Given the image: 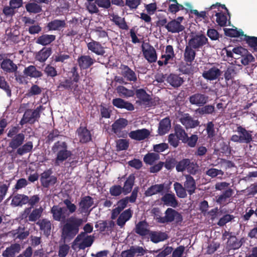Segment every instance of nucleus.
Instances as JSON below:
<instances>
[{"label": "nucleus", "mask_w": 257, "mask_h": 257, "mask_svg": "<svg viewBox=\"0 0 257 257\" xmlns=\"http://www.w3.org/2000/svg\"><path fill=\"white\" fill-rule=\"evenodd\" d=\"M166 29L168 32L172 33H178L183 31L185 27L180 24V22L174 19L165 26Z\"/></svg>", "instance_id": "obj_25"}, {"label": "nucleus", "mask_w": 257, "mask_h": 257, "mask_svg": "<svg viewBox=\"0 0 257 257\" xmlns=\"http://www.w3.org/2000/svg\"><path fill=\"white\" fill-rule=\"evenodd\" d=\"M165 53L162 54L161 59H166L168 61H173L175 58V54L174 48L172 45H169L166 47Z\"/></svg>", "instance_id": "obj_50"}, {"label": "nucleus", "mask_w": 257, "mask_h": 257, "mask_svg": "<svg viewBox=\"0 0 257 257\" xmlns=\"http://www.w3.org/2000/svg\"><path fill=\"white\" fill-rule=\"evenodd\" d=\"M215 16L216 17V23L221 27H224L226 26L227 23V16L222 12H215Z\"/></svg>", "instance_id": "obj_57"}, {"label": "nucleus", "mask_w": 257, "mask_h": 257, "mask_svg": "<svg viewBox=\"0 0 257 257\" xmlns=\"http://www.w3.org/2000/svg\"><path fill=\"white\" fill-rule=\"evenodd\" d=\"M57 88L60 91L64 90L73 91L74 94L78 90V85L77 83H75L71 78L65 79L62 81H60Z\"/></svg>", "instance_id": "obj_17"}, {"label": "nucleus", "mask_w": 257, "mask_h": 257, "mask_svg": "<svg viewBox=\"0 0 257 257\" xmlns=\"http://www.w3.org/2000/svg\"><path fill=\"white\" fill-rule=\"evenodd\" d=\"M111 17L112 19H111V21L118 26L119 28L124 30H127L128 29V26L124 18H122L117 15L114 14L111 16Z\"/></svg>", "instance_id": "obj_43"}, {"label": "nucleus", "mask_w": 257, "mask_h": 257, "mask_svg": "<svg viewBox=\"0 0 257 257\" xmlns=\"http://www.w3.org/2000/svg\"><path fill=\"white\" fill-rule=\"evenodd\" d=\"M148 223L146 220L140 221L136 224L134 231L140 236H145L147 235H149L151 231L148 228Z\"/></svg>", "instance_id": "obj_24"}, {"label": "nucleus", "mask_w": 257, "mask_h": 257, "mask_svg": "<svg viewBox=\"0 0 257 257\" xmlns=\"http://www.w3.org/2000/svg\"><path fill=\"white\" fill-rule=\"evenodd\" d=\"M86 46L88 51L97 56H104L106 53L105 47L99 42L93 39L86 42Z\"/></svg>", "instance_id": "obj_12"}, {"label": "nucleus", "mask_w": 257, "mask_h": 257, "mask_svg": "<svg viewBox=\"0 0 257 257\" xmlns=\"http://www.w3.org/2000/svg\"><path fill=\"white\" fill-rule=\"evenodd\" d=\"M0 88L4 90L7 94V95L10 97L12 95L11 89L4 76L0 75Z\"/></svg>", "instance_id": "obj_64"}, {"label": "nucleus", "mask_w": 257, "mask_h": 257, "mask_svg": "<svg viewBox=\"0 0 257 257\" xmlns=\"http://www.w3.org/2000/svg\"><path fill=\"white\" fill-rule=\"evenodd\" d=\"M59 136H60V132L58 129L54 128L48 132V135L46 138V143L50 144L54 142Z\"/></svg>", "instance_id": "obj_56"}, {"label": "nucleus", "mask_w": 257, "mask_h": 257, "mask_svg": "<svg viewBox=\"0 0 257 257\" xmlns=\"http://www.w3.org/2000/svg\"><path fill=\"white\" fill-rule=\"evenodd\" d=\"M164 185L162 184L152 185L145 191V195L146 196H151L161 192L164 190Z\"/></svg>", "instance_id": "obj_44"}, {"label": "nucleus", "mask_w": 257, "mask_h": 257, "mask_svg": "<svg viewBox=\"0 0 257 257\" xmlns=\"http://www.w3.org/2000/svg\"><path fill=\"white\" fill-rule=\"evenodd\" d=\"M135 176L134 174H130L126 179L124 182L123 186L122 187L124 191V195H127L132 192L133 188L135 182Z\"/></svg>", "instance_id": "obj_30"}, {"label": "nucleus", "mask_w": 257, "mask_h": 257, "mask_svg": "<svg viewBox=\"0 0 257 257\" xmlns=\"http://www.w3.org/2000/svg\"><path fill=\"white\" fill-rule=\"evenodd\" d=\"M94 203L93 199L86 196L82 198L79 203V209L81 212H85Z\"/></svg>", "instance_id": "obj_31"}, {"label": "nucleus", "mask_w": 257, "mask_h": 257, "mask_svg": "<svg viewBox=\"0 0 257 257\" xmlns=\"http://www.w3.org/2000/svg\"><path fill=\"white\" fill-rule=\"evenodd\" d=\"M116 90L119 95L123 97H133L135 95V91L134 90L128 89L122 85L118 86L116 88Z\"/></svg>", "instance_id": "obj_47"}, {"label": "nucleus", "mask_w": 257, "mask_h": 257, "mask_svg": "<svg viewBox=\"0 0 257 257\" xmlns=\"http://www.w3.org/2000/svg\"><path fill=\"white\" fill-rule=\"evenodd\" d=\"M208 42L207 38L203 34L197 33L191 36L188 44L198 51Z\"/></svg>", "instance_id": "obj_6"}, {"label": "nucleus", "mask_w": 257, "mask_h": 257, "mask_svg": "<svg viewBox=\"0 0 257 257\" xmlns=\"http://www.w3.org/2000/svg\"><path fill=\"white\" fill-rule=\"evenodd\" d=\"M163 217L157 218L158 222L161 223L171 222L174 221L177 224H180L183 221V216L181 213L171 208L167 209Z\"/></svg>", "instance_id": "obj_4"}, {"label": "nucleus", "mask_w": 257, "mask_h": 257, "mask_svg": "<svg viewBox=\"0 0 257 257\" xmlns=\"http://www.w3.org/2000/svg\"><path fill=\"white\" fill-rule=\"evenodd\" d=\"M25 8L27 11L30 13L37 14L42 11V6L34 2L27 4Z\"/></svg>", "instance_id": "obj_51"}, {"label": "nucleus", "mask_w": 257, "mask_h": 257, "mask_svg": "<svg viewBox=\"0 0 257 257\" xmlns=\"http://www.w3.org/2000/svg\"><path fill=\"white\" fill-rule=\"evenodd\" d=\"M76 133L80 143L86 144L91 141L92 135L90 131L87 129L86 123H84V125H83L82 123H81Z\"/></svg>", "instance_id": "obj_9"}, {"label": "nucleus", "mask_w": 257, "mask_h": 257, "mask_svg": "<svg viewBox=\"0 0 257 257\" xmlns=\"http://www.w3.org/2000/svg\"><path fill=\"white\" fill-rule=\"evenodd\" d=\"M43 110L44 107L41 105L35 109H27L20 121V124L23 126L26 123L33 124L38 122L41 116V112Z\"/></svg>", "instance_id": "obj_3"}, {"label": "nucleus", "mask_w": 257, "mask_h": 257, "mask_svg": "<svg viewBox=\"0 0 257 257\" xmlns=\"http://www.w3.org/2000/svg\"><path fill=\"white\" fill-rule=\"evenodd\" d=\"M174 134L178 137L183 143L188 135L183 127L178 124L174 126Z\"/></svg>", "instance_id": "obj_54"}, {"label": "nucleus", "mask_w": 257, "mask_h": 257, "mask_svg": "<svg viewBox=\"0 0 257 257\" xmlns=\"http://www.w3.org/2000/svg\"><path fill=\"white\" fill-rule=\"evenodd\" d=\"M225 35L230 37H239L240 36H243V32L240 30L239 31L236 29H224Z\"/></svg>", "instance_id": "obj_60"}, {"label": "nucleus", "mask_w": 257, "mask_h": 257, "mask_svg": "<svg viewBox=\"0 0 257 257\" xmlns=\"http://www.w3.org/2000/svg\"><path fill=\"white\" fill-rule=\"evenodd\" d=\"M237 132L239 134L241 143L249 144L252 141L251 131H247L241 125L237 127Z\"/></svg>", "instance_id": "obj_23"}, {"label": "nucleus", "mask_w": 257, "mask_h": 257, "mask_svg": "<svg viewBox=\"0 0 257 257\" xmlns=\"http://www.w3.org/2000/svg\"><path fill=\"white\" fill-rule=\"evenodd\" d=\"M66 208L59 205H55L51 207L50 213L54 220L64 222L61 228V236L64 240L72 239L79 232L80 228L85 221L83 218L76 216H71L66 219Z\"/></svg>", "instance_id": "obj_1"}, {"label": "nucleus", "mask_w": 257, "mask_h": 257, "mask_svg": "<svg viewBox=\"0 0 257 257\" xmlns=\"http://www.w3.org/2000/svg\"><path fill=\"white\" fill-rule=\"evenodd\" d=\"M33 148V142L31 141H28L25 144H23L20 148H19L17 150L16 153L20 156H23L24 154L31 152Z\"/></svg>", "instance_id": "obj_45"}, {"label": "nucleus", "mask_w": 257, "mask_h": 257, "mask_svg": "<svg viewBox=\"0 0 257 257\" xmlns=\"http://www.w3.org/2000/svg\"><path fill=\"white\" fill-rule=\"evenodd\" d=\"M56 39V36L54 35L43 34L38 37L36 40V43L43 46L50 45Z\"/></svg>", "instance_id": "obj_35"}, {"label": "nucleus", "mask_w": 257, "mask_h": 257, "mask_svg": "<svg viewBox=\"0 0 257 257\" xmlns=\"http://www.w3.org/2000/svg\"><path fill=\"white\" fill-rule=\"evenodd\" d=\"M66 27L65 20L55 19L47 24V27L49 31H57Z\"/></svg>", "instance_id": "obj_39"}, {"label": "nucleus", "mask_w": 257, "mask_h": 257, "mask_svg": "<svg viewBox=\"0 0 257 257\" xmlns=\"http://www.w3.org/2000/svg\"><path fill=\"white\" fill-rule=\"evenodd\" d=\"M198 166L197 163L191 162L189 159H183L177 162L176 170L178 172H183L187 170L189 174L195 175L198 172Z\"/></svg>", "instance_id": "obj_5"}, {"label": "nucleus", "mask_w": 257, "mask_h": 257, "mask_svg": "<svg viewBox=\"0 0 257 257\" xmlns=\"http://www.w3.org/2000/svg\"><path fill=\"white\" fill-rule=\"evenodd\" d=\"M159 159V155L154 153H149L144 158V161L146 164L153 165V163Z\"/></svg>", "instance_id": "obj_58"}, {"label": "nucleus", "mask_w": 257, "mask_h": 257, "mask_svg": "<svg viewBox=\"0 0 257 257\" xmlns=\"http://www.w3.org/2000/svg\"><path fill=\"white\" fill-rule=\"evenodd\" d=\"M109 193L113 197H118L122 193L124 194V191L122 187L119 185H114L109 188Z\"/></svg>", "instance_id": "obj_61"}, {"label": "nucleus", "mask_w": 257, "mask_h": 257, "mask_svg": "<svg viewBox=\"0 0 257 257\" xmlns=\"http://www.w3.org/2000/svg\"><path fill=\"white\" fill-rule=\"evenodd\" d=\"M96 62L95 59L90 55H82L77 59V63L81 70H86L90 68Z\"/></svg>", "instance_id": "obj_18"}, {"label": "nucleus", "mask_w": 257, "mask_h": 257, "mask_svg": "<svg viewBox=\"0 0 257 257\" xmlns=\"http://www.w3.org/2000/svg\"><path fill=\"white\" fill-rule=\"evenodd\" d=\"M133 213V212L131 208L127 209L120 213L116 221L117 225L122 227L126 222L132 218Z\"/></svg>", "instance_id": "obj_26"}, {"label": "nucleus", "mask_w": 257, "mask_h": 257, "mask_svg": "<svg viewBox=\"0 0 257 257\" xmlns=\"http://www.w3.org/2000/svg\"><path fill=\"white\" fill-rule=\"evenodd\" d=\"M139 191V187H135L130 196H126L117 202L116 207L122 211L127 206L128 202L135 203L137 199Z\"/></svg>", "instance_id": "obj_8"}, {"label": "nucleus", "mask_w": 257, "mask_h": 257, "mask_svg": "<svg viewBox=\"0 0 257 257\" xmlns=\"http://www.w3.org/2000/svg\"><path fill=\"white\" fill-rule=\"evenodd\" d=\"M161 200L167 206L176 208L178 205V202L174 194L166 193L162 197Z\"/></svg>", "instance_id": "obj_36"}, {"label": "nucleus", "mask_w": 257, "mask_h": 257, "mask_svg": "<svg viewBox=\"0 0 257 257\" xmlns=\"http://www.w3.org/2000/svg\"><path fill=\"white\" fill-rule=\"evenodd\" d=\"M56 157L53 160L55 166H60L63 163L71 157L72 152L69 150L68 144L66 142L58 141L51 148Z\"/></svg>", "instance_id": "obj_2"}, {"label": "nucleus", "mask_w": 257, "mask_h": 257, "mask_svg": "<svg viewBox=\"0 0 257 257\" xmlns=\"http://www.w3.org/2000/svg\"><path fill=\"white\" fill-rule=\"evenodd\" d=\"M136 97L141 100L143 103L149 105V102L152 98L151 96L148 94L146 90L143 88L138 89L135 92Z\"/></svg>", "instance_id": "obj_37"}, {"label": "nucleus", "mask_w": 257, "mask_h": 257, "mask_svg": "<svg viewBox=\"0 0 257 257\" xmlns=\"http://www.w3.org/2000/svg\"><path fill=\"white\" fill-rule=\"evenodd\" d=\"M130 249L134 257L144 255L147 252L144 247L138 245L131 246Z\"/></svg>", "instance_id": "obj_62"}, {"label": "nucleus", "mask_w": 257, "mask_h": 257, "mask_svg": "<svg viewBox=\"0 0 257 257\" xmlns=\"http://www.w3.org/2000/svg\"><path fill=\"white\" fill-rule=\"evenodd\" d=\"M234 191L231 188H228L216 197V202L221 206H225L231 202V197Z\"/></svg>", "instance_id": "obj_13"}, {"label": "nucleus", "mask_w": 257, "mask_h": 257, "mask_svg": "<svg viewBox=\"0 0 257 257\" xmlns=\"http://www.w3.org/2000/svg\"><path fill=\"white\" fill-rule=\"evenodd\" d=\"M171 128V120L168 117L162 119L160 122L158 129L159 135L163 136L167 134Z\"/></svg>", "instance_id": "obj_29"}, {"label": "nucleus", "mask_w": 257, "mask_h": 257, "mask_svg": "<svg viewBox=\"0 0 257 257\" xmlns=\"http://www.w3.org/2000/svg\"><path fill=\"white\" fill-rule=\"evenodd\" d=\"M149 235L150 240L154 243L163 241L169 237L166 232L161 231H151Z\"/></svg>", "instance_id": "obj_22"}, {"label": "nucleus", "mask_w": 257, "mask_h": 257, "mask_svg": "<svg viewBox=\"0 0 257 257\" xmlns=\"http://www.w3.org/2000/svg\"><path fill=\"white\" fill-rule=\"evenodd\" d=\"M179 121L186 129L195 128L200 125L198 119H195L189 113H183L179 118Z\"/></svg>", "instance_id": "obj_11"}, {"label": "nucleus", "mask_w": 257, "mask_h": 257, "mask_svg": "<svg viewBox=\"0 0 257 257\" xmlns=\"http://www.w3.org/2000/svg\"><path fill=\"white\" fill-rule=\"evenodd\" d=\"M11 139L9 144V147L13 150H17L23 144L25 141V136L24 134L21 133Z\"/></svg>", "instance_id": "obj_20"}, {"label": "nucleus", "mask_w": 257, "mask_h": 257, "mask_svg": "<svg viewBox=\"0 0 257 257\" xmlns=\"http://www.w3.org/2000/svg\"><path fill=\"white\" fill-rule=\"evenodd\" d=\"M215 112V107L213 105L208 104L201 106L196 110V112L200 115L212 114Z\"/></svg>", "instance_id": "obj_46"}, {"label": "nucleus", "mask_w": 257, "mask_h": 257, "mask_svg": "<svg viewBox=\"0 0 257 257\" xmlns=\"http://www.w3.org/2000/svg\"><path fill=\"white\" fill-rule=\"evenodd\" d=\"M179 71L183 74L190 75L193 73V68L191 63H188L181 64L179 66Z\"/></svg>", "instance_id": "obj_59"}, {"label": "nucleus", "mask_w": 257, "mask_h": 257, "mask_svg": "<svg viewBox=\"0 0 257 257\" xmlns=\"http://www.w3.org/2000/svg\"><path fill=\"white\" fill-rule=\"evenodd\" d=\"M185 177L186 180L184 182V186L188 194L191 195L195 192L196 189V182L194 178L191 176V174L185 175Z\"/></svg>", "instance_id": "obj_21"}, {"label": "nucleus", "mask_w": 257, "mask_h": 257, "mask_svg": "<svg viewBox=\"0 0 257 257\" xmlns=\"http://www.w3.org/2000/svg\"><path fill=\"white\" fill-rule=\"evenodd\" d=\"M236 67L234 66H228L226 69L224 71V77L227 85L230 81L231 83L236 75Z\"/></svg>", "instance_id": "obj_38"}, {"label": "nucleus", "mask_w": 257, "mask_h": 257, "mask_svg": "<svg viewBox=\"0 0 257 257\" xmlns=\"http://www.w3.org/2000/svg\"><path fill=\"white\" fill-rule=\"evenodd\" d=\"M193 47L188 44L185 47L184 53V60L187 63H192L196 57V52Z\"/></svg>", "instance_id": "obj_34"}, {"label": "nucleus", "mask_w": 257, "mask_h": 257, "mask_svg": "<svg viewBox=\"0 0 257 257\" xmlns=\"http://www.w3.org/2000/svg\"><path fill=\"white\" fill-rule=\"evenodd\" d=\"M40 198L38 195H35L30 198L28 197V203L31 206L30 207L26 208L24 210V213L28 215L34 206L39 202Z\"/></svg>", "instance_id": "obj_52"}, {"label": "nucleus", "mask_w": 257, "mask_h": 257, "mask_svg": "<svg viewBox=\"0 0 257 257\" xmlns=\"http://www.w3.org/2000/svg\"><path fill=\"white\" fill-rule=\"evenodd\" d=\"M23 73L26 76H29L32 78H39L43 76V73L38 70L36 67L33 65H30L26 67L24 70Z\"/></svg>", "instance_id": "obj_41"}, {"label": "nucleus", "mask_w": 257, "mask_h": 257, "mask_svg": "<svg viewBox=\"0 0 257 257\" xmlns=\"http://www.w3.org/2000/svg\"><path fill=\"white\" fill-rule=\"evenodd\" d=\"M227 244L230 249H237L241 247L242 243L235 235L228 238Z\"/></svg>", "instance_id": "obj_48"}, {"label": "nucleus", "mask_w": 257, "mask_h": 257, "mask_svg": "<svg viewBox=\"0 0 257 257\" xmlns=\"http://www.w3.org/2000/svg\"><path fill=\"white\" fill-rule=\"evenodd\" d=\"M28 196L24 194H18L12 199V203L15 206H22L28 203Z\"/></svg>", "instance_id": "obj_42"}, {"label": "nucleus", "mask_w": 257, "mask_h": 257, "mask_svg": "<svg viewBox=\"0 0 257 257\" xmlns=\"http://www.w3.org/2000/svg\"><path fill=\"white\" fill-rule=\"evenodd\" d=\"M128 124V120L124 118H119L116 120L112 124V131L116 134L118 135L121 131Z\"/></svg>", "instance_id": "obj_27"}, {"label": "nucleus", "mask_w": 257, "mask_h": 257, "mask_svg": "<svg viewBox=\"0 0 257 257\" xmlns=\"http://www.w3.org/2000/svg\"><path fill=\"white\" fill-rule=\"evenodd\" d=\"M174 187L177 196L179 198H184L187 196L186 189L185 187L178 182L174 184Z\"/></svg>", "instance_id": "obj_55"}, {"label": "nucleus", "mask_w": 257, "mask_h": 257, "mask_svg": "<svg viewBox=\"0 0 257 257\" xmlns=\"http://www.w3.org/2000/svg\"><path fill=\"white\" fill-rule=\"evenodd\" d=\"M119 68L120 70V74L123 76L125 80L134 82L137 81L138 78L136 73L127 65L121 64Z\"/></svg>", "instance_id": "obj_15"}, {"label": "nucleus", "mask_w": 257, "mask_h": 257, "mask_svg": "<svg viewBox=\"0 0 257 257\" xmlns=\"http://www.w3.org/2000/svg\"><path fill=\"white\" fill-rule=\"evenodd\" d=\"M93 241V237L91 235H87L83 239L82 242L79 243V248L80 249H84L85 248L91 246Z\"/></svg>", "instance_id": "obj_63"}, {"label": "nucleus", "mask_w": 257, "mask_h": 257, "mask_svg": "<svg viewBox=\"0 0 257 257\" xmlns=\"http://www.w3.org/2000/svg\"><path fill=\"white\" fill-rule=\"evenodd\" d=\"M1 68L4 72L7 73H17L18 72V66L13 60L6 58L4 59L1 63Z\"/></svg>", "instance_id": "obj_16"}, {"label": "nucleus", "mask_w": 257, "mask_h": 257, "mask_svg": "<svg viewBox=\"0 0 257 257\" xmlns=\"http://www.w3.org/2000/svg\"><path fill=\"white\" fill-rule=\"evenodd\" d=\"M243 40L246 42L251 50L257 52V37L254 36H244Z\"/></svg>", "instance_id": "obj_53"}, {"label": "nucleus", "mask_w": 257, "mask_h": 257, "mask_svg": "<svg viewBox=\"0 0 257 257\" xmlns=\"http://www.w3.org/2000/svg\"><path fill=\"white\" fill-rule=\"evenodd\" d=\"M43 211V209L41 206L39 208L34 209L32 211H31L28 214L29 221L31 222L36 221L41 217Z\"/></svg>", "instance_id": "obj_49"}, {"label": "nucleus", "mask_w": 257, "mask_h": 257, "mask_svg": "<svg viewBox=\"0 0 257 257\" xmlns=\"http://www.w3.org/2000/svg\"><path fill=\"white\" fill-rule=\"evenodd\" d=\"M52 50L51 47H43L36 55L37 60L41 63L45 62L52 54Z\"/></svg>", "instance_id": "obj_28"}, {"label": "nucleus", "mask_w": 257, "mask_h": 257, "mask_svg": "<svg viewBox=\"0 0 257 257\" xmlns=\"http://www.w3.org/2000/svg\"><path fill=\"white\" fill-rule=\"evenodd\" d=\"M150 135V133L148 130L143 128L131 131L129 134V137L136 141H142L148 138Z\"/></svg>", "instance_id": "obj_19"}, {"label": "nucleus", "mask_w": 257, "mask_h": 257, "mask_svg": "<svg viewBox=\"0 0 257 257\" xmlns=\"http://www.w3.org/2000/svg\"><path fill=\"white\" fill-rule=\"evenodd\" d=\"M167 82L174 88L180 87L184 82L183 78L178 75L171 73L166 78Z\"/></svg>", "instance_id": "obj_32"}, {"label": "nucleus", "mask_w": 257, "mask_h": 257, "mask_svg": "<svg viewBox=\"0 0 257 257\" xmlns=\"http://www.w3.org/2000/svg\"><path fill=\"white\" fill-rule=\"evenodd\" d=\"M37 224L39 225L40 230L43 232L45 235L48 236L50 235L52 224L50 220L43 219L38 221Z\"/></svg>", "instance_id": "obj_33"}, {"label": "nucleus", "mask_w": 257, "mask_h": 257, "mask_svg": "<svg viewBox=\"0 0 257 257\" xmlns=\"http://www.w3.org/2000/svg\"><path fill=\"white\" fill-rule=\"evenodd\" d=\"M145 58L150 63L157 61V55L155 49L149 43H143L141 46Z\"/></svg>", "instance_id": "obj_7"}, {"label": "nucleus", "mask_w": 257, "mask_h": 257, "mask_svg": "<svg viewBox=\"0 0 257 257\" xmlns=\"http://www.w3.org/2000/svg\"><path fill=\"white\" fill-rule=\"evenodd\" d=\"M21 250V246L18 243L12 244L10 246L6 248L3 252L4 257H14L16 253Z\"/></svg>", "instance_id": "obj_40"}, {"label": "nucleus", "mask_w": 257, "mask_h": 257, "mask_svg": "<svg viewBox=\"0 0 257 257\" xmlns=\"http://www.w3.org/2000/svg\"><path fill=\"white\" fill-rule=\"evenodd\" d=\"M210 67L206 68V70L202 73V77L208 80L213 81L218 79L221 75L222 72L217 66L210 64Z\"/></svg>", "instance_id": "obj_10"}, {"label": "nucleus", "mask_w": 257, "mask_h": 257, "mask_svg": "<svg viewBox=\"0 0 257 257\" xmlns=\"http://www.w3.org/2000/svg\"><path fill=\"white\" fill-rule=\"evenodd\" d=\"M188 99L191 104L200 107L208 102L209 97L204 93L197 92L190 96Z\"/></svg>", "instance_id": "obj_14"}]
</instances>
